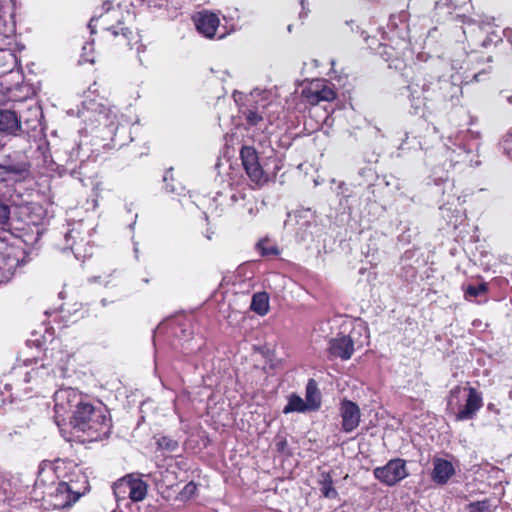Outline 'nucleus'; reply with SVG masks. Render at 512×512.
<instances>
[{
    "instance_id": "nucleus-1",
    "label": "nucleus",
    "mask_w": 512,
    "mask_h": 512,
    "mask_svg": "<svg viewBox=\"0 0 512 512\" xmlns=\"http://www.w3.org/2000/svg\"><path fill=\"white\" fill-rule=\"evenodd\" d=\"M112 8L110 1H105L103 9L105 13L100 14L99 17L93 16L88 24L91 34H96L97 22L102 21L101 33L98 37L100 45L107 49L115 51H129L135 44L140 42V35L126 26L124 22L118 20L115 25L107 26L109 19V12Z\"/></svg>"
},
{
    "instance_id": "nucleus-2",
    "label": "nucleus",
    "mask_w": 512,
    "mask_h": 512,
    "mask_svg": "<svg viewBox=\"0 0 512 512\" xmlns=\"http://www.w3.org/2000/svg\"><path fill=\"white\" fill-rule=\"evenodd\" d=\"M240 156L248 177L258 185L267 183L281 169L280 160L276 156H269L264 164H260L257 152L251 146H243Z\"/></svg>"
},
{
    "instance_id": "nucleus-3",
    "label": "nucleus",
    "mask_w": 512,
    "mask_h": 512,
    "mask_svg": "<svg viewBox=\"0 0 512 512\" xmlns=\"http://www.w3.org/2000/svg\"><path fill=\"white\" fill-rule=\"evenodd\" d=\"M72 424L81 431L92 434L105 432L110 426V418L104 407H94L90 403L79 402L76 406Z\"/></svg>"
},
{
    "instance_id": "nucleus-4",
    "label": "nucleus",
    "mask_w": 512,
    "mask_h": 512,
    "mask_svg": "<svg viewBox=\"0 0 512 512\" xmlns=\"http://www.w3.org/2000/svg\"><path fill=\"white\" fill-rule=\"evenodd\" d=\"M88 490V481L84 479L81 487L74 481L60 482L49 495L48 503L53 509H65L72 506Z\"/></svg>"
},
{
    "instance_id": "nucleus-5",
    "label": "nucleus",
    "mask_w": 512,
    "mask_h": 512,
    "mask_svg": "<svg viewBox=\"0 0 512 512\" xmlns=\"http://www.w3.org/2000/svg\"><path fill=\"white\" fill-rule=\"evenodd\" d=\"M117 498L126 496L134 502L142 501L147 495V484L140 478L128 475L114 484Z\"/></svg>"
},
{
    "instance_id": "nucleus-6",
    "label": "nucleus",
    "mask_w": 512,
    "mask_h": 512,
    "mask_svg": "<svg viewBox=\"0 0 512 512\" xmlns=\"http://www.w3.org/2000/svg\"><path fill=\"white\" fill-rule=\"evenodd\" d=\"M407 475L405 461L402 459L390 460L385 466L374 469V476L389 486L395 485Z\"/></svg>"
},
{
    "instance_id": "nucleus-7",
    "label": "nucleus",
    "mask_w": 512,
    "mask_h": 512,
    "mask_svg": "<svg viewBox=\"0 0 512 512\" xmlns=\"http://www.w3.org/2000/svg\"><path fill=\"white\" fill-rule=\"evenodd\" d=\"M302 95L312 105H316L321 101L330 102L336 97L332 84L324 80L312 81L303 89Z\"/></svg>"
},
{
    "instance_id": "nucleus-8",
    "label": "nucleus",
    "mask_w": 512,
    "mask_h": 512,
    "mask_svg": "<svg viewBox=\"0 0 512 512\" xmlns=\"http://www.w3.org/2000/svg\"><path fill=\"white\" fill-rule=\"evenodd\" d=\"M220 20L215 13L208 11L199 12L196 19V28L206 38H213L219 27Z\"/></svg>"
},
{
    "instance_id": "nucleus-9",
    "label": "nucleus",
    "mask_w": 512,
    "mask_h": 512,
    "mask_svg": "<svg viewBox=\"0 0 512 512\" xmlns=\"http://www.w3.org/2000/svg\"><path fill=\"white\" fill-rule=\"evenodd\" d=\"M342 427L345 432L353 431L360 423V409L352 401H343L340 408Z\"/></svg>"
},
{
    "instance_id": "nucleus-10",
    "label": "nucleus",
    "mask_w": 512,
    "mask_h": 512,
    "mask_svg": "<svg viewBox=\"0 0 512 512\" xmlns=\"http://www.w3.org/2000/svg\"><path fill=\"white\" fill-rule=\"evenodd\" d=\"M354 352V343L349 336H341L330 341L329 353L331 356L348 360Z\"/></svg>"
},
{
    "instance_id": "nucleus-11",
    "label": "nucleus",
    "mask_w": 512,
    "mask_h": 512,
    "mask_svg": "<svg viewBox=\"0 0 512 512\" xmlns=\"http://www.w3.org/2000/svg\"><path fill=\"white\" fill-rule=\"evenodd\" d=\"M433 467L432 479L438 484L447 483L455 473L452 463L445 459L434 458Z\"/></svg>"
},
{
    "instance_id": "nucleus-12",
    "label": "nucleus",
    "mask_w": 512,
    "mask_h": 512,
    "mask_svg": "<svg viewBox=\"0 0 512 512\" xmlns=\"http://www.w3.org/2000/svg\"><path fill=\"white\" fill-rule=\"evenodd\" d=\"M468 398L464 408L457 414L458 420L471 418L482 406V397L473 387L468 389Z\"/></svg>"
},
{
    "instance_id": "nucleus-13",
    "label": "nucleus",
    "mask_w": 512,
    "mask_h": 512,
    "mask_svg": "<svg viewBox=\"0 0 512 512\" xmlns=\"http://www.w3.org/2000/svg\"><path fill=\"white\" fill-rule=\"evenodd\" d=\"M21 131V121L11 110H0V133L17 135Z\"/></svg>"
},
{
    "instance_id": "nucleus-14",
    "label": "nucleus",
    "mask_w": 512,
    "mask_h": 512,
    "mask_svg": "<svg viewBox=\"0 0 512 512\" xmlns=\"http://www.w3.org/2000/svg\"><path fill=\"white\" fill-rule=\"evenodd\" d=\"M251 309L260 316H264L269 311V296L265 292L257 293L251 301Z\"/></svg>"
},
{
    "instance_id": "nucleus-15",
    "label": "nucleus",
    "mask_w": 512,
    "mask_h": 512,
    "mask_svg": "<svg viewBox=\"0 0 512 512\" xmlns=\"http://www.w3.org/2000/svg\"><path fill=\"white\" fill-rule=\"evenodd\" d=\"M305 402L310 411L317 410L320 406V395L313 380H310L307 384Z\"/></svg>"
},
{
    "instance_id": "nucleus-16",
    "label": "nucleus",
    "mask_w": 512,
    "mask_h": 512,
    "mask_svg": "<svg viewBox=\"0 0 512 512\" xmlns=\"http://www.w3.org/2000/svg\"><path fill=\"white\" fill-rule=\"evenodd\" d=\"M310 411L305 400H303L300 396L292 394L289 396L288 403L284 407L283 412L285 414L291 412H305Z\"/></svg>"
},
{
    "instance_id": "nucleus-17",
    "label": "nucleus",
    "mask_w": 512,
    "mask_h": 512,
    "mask_svg": "<svg viewBox=\"0 0 512 512\" xmlns=\"http://www.w3.org/2000/svg\"><path fill=\"white\" fill-rule=\"evenodd\" d=\"M319 483L321 485V493L324 497L335 499L338 496L336 489L333 487V480L328 473H322Z\"/></svg>"
},
{
    "instance_id": "nucleus-18",
    "label": "nucleus",
    "mask_w": 512,
    "mask_h": 512,
    "mask_svg": "<svg viewBox=\"0 0 512 512\" xmlns=\"http://www.w3.org/2000/svg\"><path fill=\"white\" fill-rule=\"evenodd\" d=\"M289 221H304L305 223H310L313 220V213L310 209H301L295 211L293 214H289Z\"/></svg>"
},
{
    "instance_id": "nucleus-19",
    "label": "nucleus",
    "mask_w": 512,
    "mask_h": 512,
    "mask_svg": "<svg viewBox=\"0 0 512 512\" xmlns=\"http://www.w3.org/2000/svg\"><path fill=\"white\" fill-rule=\"evenodd\" d=\"M487 291V286L485 283H482L478 286H468L465 290V298L470 300L471 298H476Z\"/></svg>"
},
{
    "instance_id": "nucleus-20",
    "label": "nucleus",
    "mask_w": 512,
    "mask_h": 512,
    "mask_svg": "<svg viewBox=\"0 0 512 512\" xmlns=\"http://www.w3.org/2000/svg\"><path fill=\"white\" fill-rule=\"evenodd\" d=\"M469 512H490V505L487 501H478L468 505Z\"/></svg>"
},
{
    "instance_id": "nucleus-21",
    "label": "nucleus",
    "mask_w": 512,
    "mask_h": 512,
    "mask_svg": "<svg viewBox=\"0 0 512 512\" xmlns=\"http://www.w3.org/2000/svg\"><path fill=\"white\" fill-rule=\"evenodd\" d=\"M502 148L504 152L512 158V131L508 133L502 141Z\"/></svg>"
},
{
    "instance_id": "nucleus-22",
    "label": "nucleus",
    "mask_w": 512,
    "mask_h": 512,
    "mask_svg": "<svg viewBox=\"0 0 512 512\" xmlns=\"http://www.w3.org/2000/svg\"><path fill=\"white\" fill-rule=\"evenodd\" d=\"M10 209L9 207L0 202V224H7L9 220Z\"/></svg>"
},
{
    "instance_id": "nucleus-23",
    "label": "nucleus",
    "mask_w": 512,
    "mask_h": 512,
    "mask_svg": "<svg viewBox=\"0 0 512 512\" xmlns=\"http://www.w3.org/2000/svg\"><path fill=\"white\" fill-rule=\"evenodd\" d=\"M246 118L251 125H256L259 123V121L262 120V115L259 114L257 111H249L247 113Z\"/></svg>"
},
{
    "instance_id": "nucleus-24",
    "label": "nucleus",
    "mask_w": 512,
    "mask_h": 512,
    "mask_svg": "<svg viewBox=\"0 0 512 512\" xmlns=\"http://www.w3.org/2000/svg\"><path fill=\"white\" fill-rule=\"evenodd\" d=\"M76 397V392L73 389L62 390L56 393V399Z\"/></svg>"
},
{
    "instance_id": "nucleus-25",
    "label": "nucleus",
    "mask_w": 512,
    "mask_h": 512,
    "mask_svg": "<svg viewBox=\"0 0 512 512\" xmlns=\"http://www.w3.org/2000/svg\"><path fill=\"white\" fill-rule=\"evenodd\" d=\"M264 243H265V241H260V242L258 243V246L261 248V250H262V254H263V255H268V254H277V253H278V251H277L275 248H271V249H267V248H265V247H264Z\"/></svg>"
},
{
    "instance_id": "nucleus-26",
    "label": "nucleus",
    "mask_w": 512,
    "mask_h": 512,
    "mask_svg": "<svg viewBox=\"0 0 512 512\" xmlns=\"http://www.w3.org/2000/svg\"><path fill=\"white\" fill-rule=\"evenodd\" d=\"M88 90L93 93V94H97V95H100V91H99V87H98V83L97 81H94L88 88Z\"/></svg>"
},
{
    "instance_id": "nucleus-27",
    "label": "nucleus",
    "mask_w": 512,
    "mask_h": 512,
    "mask_svg": "<svg viewBox=\"0 0 512 512\" xmlns=\"http://www.w3.org/2000/svg\"><path fill=\"white\" fill-rule=\"evenodd\" d=\"M171 191L176 192L178 195H181V192L178 191V189L174 185L171 186Z\"/></svg>"
},
{
    "instance_id": "nucleus-28",
    "label": "nucleus",
    "mask_w": 512,
    "mask_h": 512,
    "mask_svg": "<svg viewBox=\"0 0 512 512\" xmlns=\"http://www.w3.org/2000/svg\"><path fill=\"white\" fill-rule=\"evenodd\" d=\"M460 391V387H456L454 390H452V393H458Z\"/></svg>"
}]
</instances>
